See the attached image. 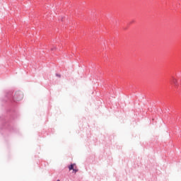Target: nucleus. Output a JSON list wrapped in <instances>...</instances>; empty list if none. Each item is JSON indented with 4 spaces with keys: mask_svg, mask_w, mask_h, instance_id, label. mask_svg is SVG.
Segmentation results:
<instances>
[{
    "mask_svg": "<svg viewBox=\"0 0 181 181\" xmlns=\"http://www.w3.org/2000/svg\"><path fill=\"white\" fill-rule=\"evenodd\" d=\"M56 76H57V77H60V74H57Z\"/></svg>",
    "mask_w": 181,
    "mask_h": 181,
    "instance_id": "4",
    "label": "nucleus"
},
{
    "mask_svg": "<svg viewBox=\"0 0 181 181\" xmlns=\"http://www.w3.org/2000/svg\"><path fill=\"white\" fill-rule=\"evenodd\" d=\"M171 83H173V84H176V79L175 78H173L171 79Z\"/></svg>",
    "mask_w": 181,
    "mask_h": 181,
    "instance_id": "2",
    "label": "nucleus"
},
{
    "mask_svg": "<svg viewBox=\"0 0 181 181\" xmlns=\"http://www.w3.org/2000/svg\"><path fill=\"white\" fill-rule=\"evenodd\" d=\"M69 170H74V169L76 168V164L73 163L69 165Z\"/></svg>",
    "mask_w": 181,
    "mask_h": 181,
    "instance_id": "1",
    "label": "nucleus"
},
{
    "mask_svg": "<svg viewBox=\"0 0 181 181\" xmlns=\"http://www.w3.org/2000/svg\"><path fill=\"white\" fill-rule=\"evenodd\" d=\"M57 181H60V180H57Z\"/></svg>",
    "mask_w": 181,
    "mask_h": 181,
    "instance_id": "6",
    "label": "nucleus"
},
{
    "mask_svg": "<svg viewBox=\"0 0 181 181\" xmlns=\"http://www.w3.org/2000/svg\"><path fill=\"white\" fill-rule=\"evenodd\" d=\"M14 101H19V99L14 98Z\"/></svg>",
    "mask_w": 181,
    "mask_h": 181,
    "instance_id": "5",
    "label": "nucleus"
},
{
    "mask_svg": "<svg viewBox=\"0 0 181 181\" xmlns=\"http://www.w3.org/2000/svg\"><path fill=\"white\" fill-rule=\"evenodd\" d=\"M74 173H77L78 172V170L76 168V167L73 170Z\"/></svg>",
    "mask_w": 181,
    "mask_h": 181,
    "instance_id": "3",
    "label": "nucleus"
}]
</instances>
